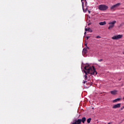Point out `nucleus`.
Instances as JSON below:
<instances>
[{
  "label": "nucleus",
  "instance_id": "7ed1b4c3",
  "mask_svg": "<svg viewBox=\"0 0 124 124\" xmlns=\"http://www.w3.org/2000/svg\"><path fill=\"white\" fill-rule=\"evenodd\" d=\"M121 5V3H118L117 4H116L115 5H113L110 7V10L111 11H115L118 7H119Z\"/></svg>",
  "mask_w": 124,
  "mask_h": 124
},
{
  "label": "nucleus",
  "instance_id": "412c9836",
  "mask_svg": "<svg viewBox=\"0 0 124 124\" xmlns=\"http://www.w3.org/2000/svg\"><path fill=\"white\" fill-rule=\"evenodd\" d=\"M88 13H89V14H91V11H88Z\"/></svg>",
  "mask_w": 124,
  "mask_h": 124
},
{
  "label": "nucleus",
  "instance_id": "4468645a",
  "mask_svg": "<svg viewBox=\"0 0 124 124\" xmlns=\"http://www.w3.org/2000/svg\"><path fill=\"white\" fill-rule=\"evenodd\" d=\"M91 121H92V118H90L87 119V122L88 124H90L91 123Z\"/></svg>",
  "mask_w": 124,
  "mask_h": 124
},
{
  "label": "nucleus",
  "instance_id": "4be33fe9",
  "mask_svg": "<svg viewBox=\"0 0 124 124\" xmlns=\"http://www.w3.org/2000/svg\"><path fill=\"white\" fill-rule=\"evenodd\" d=\"M84 34H85V35H86V34H87V32H86V31H85V32H84Z\"/></svg>",
  "mask_w": 124,
  "mask_h": 124
},
{
  "label": "nucleus",
  "instance_id": "f3484780",
  "mask_svg": "<svg viewBox=\"0 0 124 124\" xmlns=\"http://www.w3.org/2000/svg\"><path fill=\"white\" fill-rule=\"evenodd\" d=\"M96 38H101V37H100V36H97L96 37Z\"/></svg>",
  "mask_w": 124,
  "mask_h": 124
},
{
  "label": "nucleus",
  "instance_id": "423d86ee",
  "mask_svg": "<svg viewBox=\"0 0 124 124\" xmlns=\"http://www.w3.org/2000/svg\"><path fill=\"white\" fill-rule=\"evenodd\" d=\"M121 107V104H117L116 105H114L112 107L113 109H117V108H120Z\"/></svg>",
  "mask_w": 124,
  "mask_h": 124
},
{
  "label": "nucleus",
  "instance_id": "bb28decb",
  "mask_svg": "<svg viewBox=\"0 0 124 124\" xmlns=\"http://www.w3.org/2000/svg\"><path fill=\"white\" fill-rule=\"evenodd\" d=\"M90 32H92V31H90Z\"/></svg>",
  "mask_w": 124,
  "mask_h": 124
},
{
  "label": "nucleus",
  "instance_id": "aec40b11",
  "mask_svg": "<svg viewBox=\"0 0 124 124\" xmlns=\"http://www.w3.org/2000/svg\"><path fill=\"white\" fill-rule=\"evenodd\" d=\"M90 37V36H87L86 37V39L87 40H88V39H89V38Z\"/></svg>",
  "mask_w": 124,
  "mask_h": 124
},
{
  "label": "nucleus",
  "instance_id": "f03ea898",
  "mask_svg": "<svg viewBox=\"0 0 124 124\" xmlns=\"http://www.w3.org/2000/svg\"><path fill=\"white\" fill-rule=\"evenodd\" d=\"M109 7L108 6L105 5V4H101L99 5L98 6V9L99 10H101V11H105L108 9Z\"/></svg>",
  "mask_w": 124,
  "mask_h": 124
},
{
  "label": "nucleus",
  "instance_id": "9d476101",
  "mask_svg": "<svg viewBox=\"0 0 124 124\" xmlns=\"http://www.w3.org/2000/svg\"><path fill=\"white\" fill-rule=\"evenodd\" d=\"M85 122H86V117H82V118L81 119V123L85 124Z\"/></svg>",
  "mask_w": 124,
  "mask_h": 124
},
{
  "label": "nucleus",
  "instance_id": "20e7f679",
  "mask_svg": "<svg viewBox=\"0 0 124 124\" xmlns=\"http://www.w3.org/2000/svg\"><path fill=\"white\" fill-rule=\"evenodd\" d=\"M117 23V21L116 20H114L112 22H109L108 23L109 27H108V30H111V29H113L114 27L115 26V24Z\"/></svg>",
  "mask_w": 124,
  "mask_h": 124
},
{
  "label": "nucleus",
  "instance_id": "39448f33",
  "mask_svg": "<svg viewBox=\"0 0 124 124\" xmlns=\"http://www.w3.org/2000/svg\"><path fill=\"white\" fill-rule=\"evenodd\" d=\"M123 38V35H115L112 37L111 38L112 39H113V40H117L118 39H121V38Z\"/></svg>",
  "mask_w": 124,
  "mask_h": 124
},
{
  "label": "nucleus",
  "instance_id": "1a4fd4ad",
  "mask_svg": "<svg viewBox=\"0 0 124 124\" xmlns=\"http://www.w3.org/2000/svg\"><path fill=\"white\" fill-rule=\"evenodd\" d=\"M99 25H100V26H105V25H106V21L100 22Z\"/></svg>",
  "mask_w": 124,
  "mask_h": 124
},
{
  "label": "nucleus",
  "instance_id": "dca6fc26",
  "mask_svg": "<svg viewBox=\"0 0 124 124\" xmlns=\"http://www.w3.org/2000/svg\"><path fill=\"white\" fill-rule=\"evenodd\" d=\"M124 109V106L123 107H122L121 108H120V110L121 111H122V110Z\"/></svg>",
  "mask_w": 124,
  "mask_h": 124
},
{
  "label": "nucleus",
  "instance_id": "9b49d317",
  "mask_svg": "<svg viewBox=\"0 0 124 124\" xmlns=\"http://www.w3.org/2000/svg\"><path fill=\"white\" fill-rule=\"evenodd\" d=\"M120 100H121V98H117V99H116L114 100L113 101V102L114 103H115L116 102H118V101H120Z\"/></svg>",
  "mask_w": 124,
  "mask_h": 124
},
{
  "label": "nucleus",
  "instance_id": "c85d7f7f",
  "mask_svg": "<svg viewBox=\"0 0 124 124\" xmlns=\"http://www.w3.org/2000/svg\"><path fill=\"white\" fill-rule=\"evenodd\" d=\"M108 124H110V123H108Z\"/></svg>",
  "mask_w": 124,
  "mask_h": 124
},
{
  "label": "nucleus",
  "instance_id": "6e6552de",
  "mask_svg": "<svg viewBox=\"0 0 124 124\" xmlns=\"http://www.w3.org/2000/svg\"><path fill=\"white\" fill-rule=\"evenodd\" d=\"M88 53V49L87 48H83L82 51V54L84 55H86Z\"/></svg>",
  "mask_w": 124,
  "mask_h": 124
},
{
  "label": "nucleus",
  "instance_id": "a878e982",
  "mask_svg": "<svg viewBox=\"0 0 124 124\" xmlns=\"http://www.w3.org/2000/svg\"><path fill=\"white\" fill-rule=\"evenodd\" d=\"M87 49H89V47L87 46Z\"/></svg>",
  "mask_w": 124,
  "mask_h": 124
},
{
  "label": "nucleus",
  "instance_id": "ddd939ff",
  "mask_svg": "<svg viewBox=\"0 0 124 124\" xmlns=\"http://www.w3.org/2000/svg\"><path fill=\"white\" fill-rule=\"evenodd\" d=\"M110 93L111 94H116L117 93V91H111Z\"/></svg>",
  "mask_w": 124,
  "mask_h": 124
},
{
  "label": "nucleus",
  "instance_id": "f8f14e48",
  "mask_svg": "<svg viewBox=\"0 0 124 124\" xmlns=\"http://www.w3.org/2000/svg\"><path fill=\"white\" fill-rule=\"evenodd\" d=\"M81 2L83 11H84V12H86V11H85V10L84 9V2H83V0H81Z\"/></svg>",
  "mask_w": 124,
  "mask_h": 124
},
{
  "label": "nucleus",
  "instance_id": "0eeeda50",
  "mask_svg": "<svg viewBox=\"0 0 124 124\" xmlns=\"http://www.w3.org/2000/svg\"><path fill=\"white\" fill-rule=\"evenodd\" d=\"M73 124H81V119L75 120V122H74Z\"/></svg>",
  "mask_w": 124,
  "mask_h": 124
},
{
  "label": "nucleus",
  "instance_id": "393cba45",
  "mask_svg": "<svg viewBox=\"0 0 124 124\" xmlns=\"http://www.w3.org/2000/svg\"><path fill=\"white\" fill-rule=\"evenodd\" d=\"M85 46H87V44H85Z\"/></svg>",
  "mask_w": 124,
  "mask_h": 124
},
{
  "label": "nucleus",
  "instance_id": "b1692460",
  "mask_svg": "<svg viewBox=\"0 0 124 124\" xmlns=\"http://www.w3.org/2000/svg\"><path fill=\"white\" fill-rule=\"evenodd\" d=\"M91 25V23L88 24V26H90Z\"/></svg>",
  "mask_w": 124,
  "mask_h": 124
},
{
  "label": "nucleus",
  "instance_id": "5701e85b",
  "mask_svg": "<svg viewBox=\"0 0 124 124\" xmlns=\"http://www.w3.org/2000/svg\"><path fill=\"white\" fill-rule=\"evenodd\" d=\"M85 5L86 6L87 5V2H85Z\"/></svg>",
  "mask_w": 124,
  "mask_h": 124
},
{
  "label": "nucleus",
  "instance_id": "f257e3e1",
  "mask_svg": "<svg viewBox=\"0 0 124 124\" xmlns=\"http://www.w3.org/2000/svg\"><path fill=\"white\" fill-rule=\"evenodd\" d=\"M90 65L87 64L84 67V70H83L85 75L84 76V79L85 81L88 80V74H91L92 75H97V72L95 71V68L94 66L89 67Z\"/></svg>",
  "mask_w": 124,
  "mask_h": 124
},
{
  "label": "nucleus",
  "instance_id": "2eb2a0df",
  "mask_svg": "<svg viewBox=\"0 0 124 124\" xmlns=\"http://www.w3.org/2000/svg\"><path fill=\"white\" fill-rule=\"evenodd\" d=\"M90 28H85V31H90Z\"/></svg>",
  "mask_w": 124,
  "mask_h": 124
},
{
  "label": "nucleus",
  "instance_id": "6ab92c4d",
  "mask_svg": "<svg viewBox=\"0 0 124 124\" xmlns=\"http://www.w3.org/2000/svg\"><path fill=\"white\" fill-rule=\"evenodd\" d=\"M99 62H102L103 61V60L102 59H100V60H98Z\"/></svg>",
  "mask_w": 124,
  "mask_h": 124
},
{
  "label": "nucleus",
  "instance_id": "cd10ccee",
  "mask_svg": "<svg viewBox=\"0 0 124 124\" xmlns=\"http://www.w3.org/2000/svg\"><path fill=\"white\" fill-rule=\"evenodd\" d=\"M90 32H92V31H90Z\"/></svg>",
  "mask_w": 124,
  "mask_h": 124
},
{
  "label": "nucleus",
  "instance_id": "a211bd4d",
  "mask_svg": "<svg viewBox=\"0 0 124 124\" xmlns=\"http://www.w3.org/2000/svg\"><path fill=\"white\" fill-rule=\"evenodd\" d=\"M86 82H87V81L84 80L83 82V84H86Z\"/></svg>",
  "mask_w": 124,
  "mask_h": 124
}]
</instances>
